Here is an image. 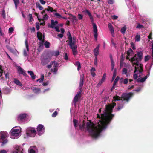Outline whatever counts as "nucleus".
Wrapping results in <instances>:
<instances>
[{
    "instance_id": "dca6fc26",
    "label": "nucleus",
    "mask_w": 153,
    "mask_h": 153,
    "mask_svg": "<svg viewBox=\"0 0 153 153\" xmlns=\"http://www.w3.org/2000/svg\"><path fill=\"white\" fill-rule=\"evenodd\" d=\"M37 36L38 39L41 41V44L42 45L44 42V34L40 32H38L37 33Z\"/></svg>"
},
{
    "instance_id": "49530a36",
    "label": "nucleus",
    "mask_w": 153,
    "mask_h": 153,
    "mask_svg": "<svg viewBox=\"0 0 153 153\" xmlns=\"http://www.w3.org/2000/svg\"><path fill=\"white\" fill-rule=\"evenodd\" d=\"M83 15L82 14H78L77 15V17L79 20H81L83 19Z\"/></svg>"
},
{
    "instance_id": "603ef678",
    "label": "nucleus",
    "mask_w": 153,
    "mask_h": 153,
    "mask_svg": "<svg viewBox=\"0 0 153 153\" xmlns=\"http://www.w3.org/2000/svg\"><path fill=\"white\" fill-rule=\"evenodd\" d=\"M2 16L3 18L5 19V13L4 10H3L2 11Z\"/></svg>"
},
{
    "instance_id": "4be33fe9",
    "label": "nucleus",
    "mask_w": 153,
    "mask_h": 153,
    "mask_svg": "<svg viewBox=\"0 0 153 153\" xmlns=\"http://www.w3.org/2000/svg\"><path fill=\"white\" fill-rule=\"evenodd\" d=\"M18 73L19 74H22L24 76H26L27 75L25 71L22 69L20 66H18L17 68Z\"/></svg>"
},
{
    "instance_id": "6e6552de",
    "label": "nucleus",
    "mask_w": 153,
    "mask_h": 153,
    "mask_svg": "<svg viewBox=\"0 0 153 153\" xmlns=\"http://www.w3.org/2000/svg\"><path fill=\"white\" fill-rule=\"evenodd\" d=\"M29 115L28 114L22 113L19 114L17 118V120L20 123H22L29 117Z\"/></svg>"
},
{
    "instance_id": "9d476101",
    "label": "nucleus",
    "mask_w": 153,
    "mask_h": 153,
    "mask_svg": "<svg viewBox=\"0 0 153 153\" xmlns=\"http://www.w3.org/2000/svg\"><path fill=\"white\" fill-rule=\"evenodd\" d=\"M27 135L31 137H34L36 135V131L34 128L29 127L26 130Z\"/></svg>"
},
{
    "instance_id": "09e8293b",
    "label": "nucleus",
    "mask_w": 153,
    "mask_h": 153,
    "mask_svg": "<svg viewBox=\"0 0 153 153\" xmlns=\"http://www.w3.org/2000/svg\"><path fill=\"white\" fill-rule=\"evenodd\" d=\"M120 79V78L119 76H117L115 79L114 82V85H116L118 81Z\"/></svg>"
},
{
    "instance_id": "f257e3e1",
    "label": "nucleus",
    "mask_w": 153,
    "mask_h": 153,
    "mask_svg": "<svg viewBox=\"0 0 153 153\" xmlns=\"http://www.w3.org/2000/svg\"><path fill=\"white\" fill-rule=\"evenodd\" d=\"M112 103L106 105L103 114H97V118H99L97 124H94L91 122L85 123L82 121L79 123L80 129L82 131H87L93 138L97 139L101 136L100 132L107 127V124L114 117L111 114L112 109L117 103V110L121 109L123 106V101L118 96L113 97Z\"/></svg>"
},
{
    "instance_id": "72a5a7b5",
    "label": "nucleus",
    "mask_w": 153,
    "mask_h": 153,
    "mask_svg": "<svg viewBox=\"0 0 153 153\" xmlns=\"http://www.w3.org/2000/svg\"><path fill=\"white\" fill-rule=\"evenodd\" d=\"M27 72L31 76L32 79H35L36 78L35 76L34 75V73L33 71H28Z\"/></svg>"
},
{
    "instance_id": "2f4dec72",
    "label": "nucleus",
    "mask_w": 153,
    "mask_h": 153,
    "mask_svg": "<svg viewBox=\"0 0 153 153\" xmlns=\"http://www.w3.org/2000/svg\"><path fill=\"white\" fill-rule=\"evenodd\" d=\"M14 82L17 85L22 87V84L19 81L16 79H15L14 80Z\"/></svg>"
},
{
    "instance_id": "c85d7f7f",
    "label": "nucleus",
    "mask_w": 153,
    "mask_h": 153,
    "mask_svg": "<svg viewBox=\"0 0 153 153\" xmlns=\"http://www.w3.org/2000/svg\"><path fill=\"white\" fill-rule=\"evenodd\" d=\"M147 78L148 76H145L143 78H139L137 79V81L139 83H143L145 81Z\"/></svg>"
},
{
    "instance_id": "bf43d9fd",
    "label": "nucleus",
    "mask_w": 153,
    "mask_h": 153,
    "mask_svg": "<svg viewBox=\"0 0 153 153\" xmlns=\"http://www.w3.org/2000/svg\"><path fill=\"white\" fill-rule=\"evenodd\" d=\"M111 17L113 20H116L118 18V16L116 15L112 16Z\"/></svg>"
},
{
    "instance_id": "13d9d810",
    "label": "nucleus",
    "mask_w": 153,
    "mask_h": 153,
    "mask_svg": "<svg viewBox=\"0 0 153 153\" xmlns=\"http://www.w3.org/2000/svg\"><path fill=\"white\" fill-rule=\"evenodd\" d=\"M94 63L95 65H97V57H95Z\"/></svg>"
},
{
    "instance_id": "338daca9",
    "label": "nucleus",
    "mask_w": 153,
    "mask_h": 153,
    "mask_svg": "<svg viewBox=\"0 0 153 153\" xmlns=\"http://www.w3.org/2000/svg\"><path fill=\"white\" fill-rule=\"evenodd\" d=\"M36 27L37 30H39V23H36Z\"/></svg>"
},
{
    "instance_id": "1a4fd4ad",
    "label": "nucleus",
    "mask_w": 153,
    "mask_h": 153,
    "mask_svg": "<svg viewBox=\"0 0 153 153\" xmlns=\"http://www.w3.org/2000/svg\"><path fill=\"white\" fill-rule=\"evenodd\" d=\"M68 44L70 46V48L71 49H77V46L76 45V39L75 37L72 38L71 35L69 36L68 38Z\"/></svg>"
},
{
    "instance_id": "f704fd0d",
    "label": "nucleus",
    "mask_w": 153,
    "mask_h": 153,
    "mask_svg": "<svg viewBox=\"0 0 153 153\" xmlns=\"http://www.w3.org/2000/svg\"><path fill=\"white\" fill-rule=\"evenodd\" d=\"M96 71L94 67H92L91 70V75L93 77H94L95 75V71Z\"/></svg>"
},
{
    "instance_id": "a878e982",
    "label": "nucleus",
    "mask_w": 153,
    "mask_h": 153,
    "mask_svg": "<svg viewBox=\"0 0 153 153\" xmlns=\"http://www.w3.org/2000/svg\"><path fill=\"white\" fill-rule=\"evenodd\" d=\"M70 17L69 19L71 20L73 23H77L78 21V19L77 17L72 14H70Z\"/></svg>"
},
{
    "instance_id": "3c124183",
    "label": "nucleus",
    "mask_w": 153,
    "mask_h": 153,
    "mask_svg": "<svg viewBox=\"0 0 153 153\" xmlns=\"http://www.w3.org/2000/svg\"><path fill=\"white\" fill-rule=\"evenodd\" d=\"M131 48L133 50H135L136 49L135 44L133 42L131 43Z\"/></svg>"
},
{
    "instance_id": "4c0bfd02",
    "label": "nucleus",
    "mask_w": 153,
    "mask_h": 153,
    "mask_svg": "<svg viewBox=\"0 0 153 153\" xmlns=\"http://www.w3.org/2000/svg\"><path fill=\"white\" fill-rule=\"evenodd\" d=\"M44 78V75L43 74H42L41 75L40 78L37 80V81L39 82H42L43 81Z\"/></svg>"
},
{
    "instance_id": "9b49d317",
    "label": "nucleus",
    "mask_w": 153,
    "mask_h": 153,
    "mask_svg": "<svg viewBox=\"0 0 153 153\" xmlns=\"http://www.w3.org/2000/svg\"><path fill=\"white\" fill-rule=\"evenodd\" d=\"M51 59V57L48 54L45 56L42 57L41 58V64L42 65H45L50 61Z\"/></svg>"
},
{
    "instance_id": "412c9836",
    "label": "nucleus",
    "mask_w": 153,
    "mask_h": 153,
    "mask_svg": "<svg viewBox=\"0 0 153 153\" xmlns=\"http://www.w3.org/2000/svg\"><path fill=\"white\" fill-rule=\"evenodd\" d=\"M100 47V45L99 44L94 49L93 52L94 54L95 57H97L99 55V48Z\"/></svg>"
},
{
    "instance_id": "423d86ee",
    "label": "nucleus",
    "mask_w": 153,
    "mask_h": 153,
    "mask_svg": "<svg viewBox=\"0 0 153 153\" xmlns=\"http://www.w3.org/2000/svg\"><path fill=\"white\" fill-rule=\"evenodd\" d=\"M59 64L57 62L55 61H51L50 64L48 65L47 67L50 69L52 67H53L51 68V71L54 74H56L57 73V72L58 70V66Z\"/></svg>"
},
{
    "instance_id": "7ed1b4c3",
    "label": "nucleus",
    "mask_w": 153,
    "mask_h": 153,
    "mask_svg": "<svg viewBox=\"0 0 153 153\" xmlns=\"http://www.w3.org/2000/svg\"><path fill=\"white\" fill-rule=\"evenodd\" d=\"M21 128L20 127H15L13 128L10 132V137L12 139L18 138L21 136Z\"/></svg>"
},
{
    "instance_id": "a19ab883",
    "label": "nucleus",
    "mask_w": 153,
    "mask_h": 153,
    "mask_svg": "<svg viewBox=\"0 0 153 153\" xmlns=\"http://www.w3.org/2000/svg\"><path fill=\"white\" fill-rule=\"evenodd\" d=\"M44 45L46 48H48L50 47V44L48 42L46 41L44 43Z\"/></svg>"
},
{
    "instance_id": "052dcab7",
    "label": "nucleus",
    "mask_w": 153,
    "mask_h": 153,
    "mask_svg": "<svg viewBox=\"0 0 153 153\" xmlns=\"http://www.w3.org/2000/svg\"><path fill=\"white\" fill-rule=\"evenodd\" d=\"M14 30V29L12 27H10L9 29V33H12Z\"/></svg>"
},
{
    "instance_id": "aec40b11",
    "label": "nucleus",
    "mask_w": 153,
    "mask_h": 153,
    "mask_svg": "<svg viewBox=\"0 0 153 153\" xmlns=\"http://www.w3.org/2000/svg\"><path fill=\"white\" fill-rule=\"evenodd\" d=\"M106 74L105 73H104L103 75V76L100 80L99 82L98 83L97 85V87H100L101 85L105 81V78L106 77Z\"/></svg>"
},
{
    "instance_id": "b1692460",
    "label": "nucleus",
    "mask_w": 153,
    "mask_h": 153,
    "mask_svg": "<svg viewBox=\"0 0 153 153\" xmlns=\"http://www.w3.org/2000/svg\"><path fill=\"white\" fill-rule=\"evenodd\" d=\"M108 27L111 33L112 36H114V29L112 24L111 23H109L108 25Z\"/></svg>"
},
{
    "instance_id": "393cba45",
    "label": "nucleus",
    "mask_w": 153,
    "mask_h": 153,
    "mask_svg": "<svg viewBox=\"0 0 153 153\" xmlns=\"http://www.w3.org/2000/svg\"><path fill=\"white\" fill-rule=\"evenodd\" d=\"M31 89L33 92L36 94H38L41 92V89L39 88H36L34 86Z\"/></svg>"
},
{
    "instance_id": "e433bc0d",
    "label": "nucleus",
    "mask_w": 153,
    "mask_h": 153,
    "mask_svg": "<svg viewBox=\"0 0 153 153\" xmlns=\"http://www.w3.org/2000/svg\"><path fill=\"white\" fill-rule=\"evenodd\" d=\"M3 72V71L1 69L0 67V80L1 79L3 81L4 80V78L2 76V73Z\"/></svg>"
},
{
    "instance_id": "c9c22d12",
    "label": "nucleus",
    "mask_w": 153,
    "mask_h": 153,
    "mask_svg": "<svg viewBox=\"0 0 153 153\" xmlns=\"http://www.w3.org/2000/svg\"><path fill=\"white\" fill-rule=\"evenodd\" d=\"M75 65L77 67V70L79 71L81 68V65L79 61L76 62L75 63Z\"/></svg>"
},
{
    "instance_id": "cd10ccee",
    "label": "nucleus",
    "mask_w": 153,
    "mask_h": 153,
    "mask_svg": "<svg viewBox=\"0 0 153 153\" xmlns=\"http://www.w3.org/2000/svg\"><path fill=\"white\" fill-rule=\"evenodd\" d=\"M59 51H54L51 52L49 53H48L49 55L50 56V57L52 58V56H57L59 55Z\"/></svg>"
},
{
    "instance_id": "f3484780",
    "label": "nucleus",
    "mask_w": 153,
    "mask_h": 153,
    "mask_svg": "<svg viewBox=\"0 0 153 153\" xmlns=\"http://www.w3.org/2000/svg\"><path fill=\"white\" fill-rule=\"evenodd\" d=\"M133 0H125L126 4L128 8H131V6L134 8L136 7L135 5L133 3Z\"/></svg>"
},
{
    "instance_id": "f8f14e48",
    "label": "nucleus",
    "mask_w": 153,
    "mask_h": 153,
    "mask_svg": "<svg viewBox=\"0 0 153 153\" xmlns=\"http://www.w3.org/2000/svg\"><path fill=\"white\" fill-rule=\"evenodd\" d=\"M37 131L36 133L39 135L41 136L45 132V128L44 126L42 124H39L36 128Z\"/></svg>"
},
{
    "instance_id": "c756f323",
    "label": "nucleus",
    "mask_w": 153,
    "mask_h": 153,
    "mask_svg": "<svg viewBox=\"0 0 153 153\" xmlns=\"http://www.w3.org/2000/svg\"><path fill=\"white\" fill-rule=\"evenodd\" d=\"M136 28L138 29H140L144 28V27L143 25L139 23H137L136 26Z\"/></svg>"
},
{
    "instance_id": "7c9ffc66",
    "label": "nucleus",
    "mask_w": 153,
    "mask_h": 153,
    "mask_svg": "<svg viewBox=\"0 0 153 153\" xmlns=\"http://www.w3.org/2000/svg\"><path fill=\"white\" fill-rule=\"evenodd\" d=\"M128 70L126 68H123L122 71V74L125 75L126 77H128L129 75L127 73Z\"/></svg>"
},
{
    "instance_id": "e2e57ef3",
    "label": "nucleus",
    "mask_w": 153,
    "mask_h": 153,
    "mask_svg": "<svg viewBox=\"0 0 153 153\" xmlns=\"http://www.w3.org/2000/svg\"><path fill=\"white\" fill-rule=\"evenodd\" d=\"M39 1L40 2L42 5H45L46 3L45 1L44 0H39Z\"/></svg>"
},
{
    "instance_id": "58836bf2",
    "label": "nucleus",
    "mask_w": 153,
    "mask_h": 153,
    "mask_svg": "<svg viewBox=\"0 0 153 153\" xmlns=\"http://www.w3.org/2000/svg\"><path fill=\"white\" fill-rule=\"evenodd\" d=\"M126 26H124L123 27H122L121 30L120 31L123 34H124L125 33V31L126 29Z\"/></svg>"
},
{
    "instance_id": "2eb2a0df",
    "label": "nucleus",
    "mask_w": 153,
    "mask_h": 153,
    "mask_svg": "<svg viewBox=\"0 0 153 153\" xmlns=\"http://www.w3.org/2000/svg\"><path fill=\"white\" fill-rule=\"evenodd\" d=\"M133 94V93L131 92L123 94L122 95V97L123 98L124 100H126L128 102L129 99L132 97Z\"/></svg>"
},
{
    "instance_id": "69168bd1",
    "label": "nucleus",
    "mask_w": 153,
    "mask_h": 153,
    "mask_svg": "<svg viewBox=\"0 0 153 153\" xmlns=\"http://www.w3.org/2000/svg\"><path fill=\"white\" fill-rule=\"evenodd\" d=\"M8 151L5 150H2L0 151V153H7Z\"/></svg>"
},
{
    "instance_id": "ea45409f",
    "label": "nucleus",
    "mask_w": 153,
    "mask_h": 153,
    "mask_svg": "<svg viewBox=\"0 0 153 153\" xmlns=\"http://www.w3.org/2000/svg\"><path fill=\"white\" fill-rule=\"evenodd\" d=\"M48 7L49 9H45V10H46L47 11H50L51 12H52L54 11H56L54 10H53V8H52L51 7L49 6H48Z\"/></svg>"
},
{
    "instance_id": "bb28decb",
    "label": "nucleus",
    "mask_w": 153,
    "mask_h": 153,
    "mask_svg": "<svg viewBox=\"0 0 153 153\" xmlns=\"http://www.w3.org/2000/svg\"><path fill=\"white\" fill-rule=\"evenodd\" d=\"M84 76L83 75H82L81 76L80 81L79 82V88L80 90H81L83 84V80L84 79Z\"/></svg>"
},
{
    "instance_id": "20e7f679",
    "label": "nucleus",
    "mask_w": 153,
    "mask_h": 153,
    "mask_svg": "<svg viewBox=\"0 0 153 153\" xmlns=\"http://www.w3.org/2000/svg\"><path fill=\"white\" fill-rule=\"evenodd\" d=\"M83 12L87 14L88 15L92 23L93 31L94 33V36L95 40H97L98 37L97 29L96 24L94 23V19L93 16L88 10H86L83 11Z\"/></svg>"
},
{
    "instance_id": "37998d69",
    "label": "nucleus",
    "mask_w": 153,
    "mask_h": 153,
    "mask_svg": "<svg viewBox=\"0 0 153 153\" xmlns=\"http://www.w3.org/2000/svg\"><path fill=\"white\" fill-rule=\"evenodd\" d=\"M72 50V52L73 55L74 56H76L77 54V49H73Z\"/></svg>"
},
{
    "instance_id": "5fc2aeb1",
    "label": "nucleus",
    "mask_w": 153,
    "mask_h": 153,
    "mask_svg": "<svg viewBox=\"0 0 153 153\" xmlns=\"http://www.w3.org/2000/svg\"><path fill=\"white\" fill-rule=\"evenodd\" d=\"M151 46L152 49V56L153 58V40L151 41Z\"/></svg>"
},
{
    "instance_id": "473e14b6",
    "label": "nucleus",
    "mask_w": 153,
    "mask_h": 153,
    "mask_svg": "<svg viewBox=\"0 0 153 153\" xmlns=\"http://www.w3.org/2000/svg\"><path fill=\"white\" fill-rule=\"evenodd\" d=\"M135 39L136 42H139L140 40L141 39L140 35L138 33H137L135 36Z\"/></svg>"
},
{
    "instance_id": "ddd939ff",
    "label": "nucleus",
    "mask_w": 153,
    "mask_h": 153,
    "mask_svg": "<svg viewBox=\"0 0 153 153\" xmlns=\"http://www.w3.org/2000/svg\"><path fill=\"white\" fill-rule=\"evenodd\" d=\"M13 150L11 153H23V149L22 147L16 145L13 147Z\"/></svg>"
},
{
    "instance_id": "4d7b16f0",
    "label": "nucleus",
    "mask_w": 153,
    "mask_h": 153,
    "mask_svg": "<svg viewBox=\"0 0 153 153\" xmlns=\"http://www.w3.org/2000/svg\"><path fill=\"white\" fill-rule=\"evenodd\" d=\"M57 115V112L56 111L54 113H53L52 115V117H55Z\"/></svg>"
},
{
    "instance_id": "4468645a",
    "label": "nucleus",
    "mask_w": 153,
    "mask_h": 153,
    "mask_svg": "<svg viewBox=\"0 0 153 153\" xmlns=\"http://www.w3.org/2000/svg\"><path fill=\"white\" fill-rule=\"evenodd\" d=\"M127 54L126 59H129L131 62V58H132L134 55V51L131 48H129L127 51Z\"/></svg>"
},
{
    "instance_id": "6ab92c4d",
    "label": "nucleus",
    "mask_w": 153,
    "mask_h": 153,
    "mask_svg": "<svg viewBox=\"0 0 153 153\" xmlns=\"http://www.w3.org/2000/svg\"><path fill=\"white\" fill-rule=\"evenodd\" d=\"M81 97V92L79 91L77 93V94L75 96L74 100L73 102L74 103V105H76V103L77 102Z\"/></svg>"
},
{
    "instance_id": "a211bd4d",
    "label": "nucleus",
    "mask_w": 153,
    "mask_h": 153,
    "mask_svg": "<svg viewBox=\"0 0 153 153\" xmlns=\"http://www.w3.org/2000/svg\"><path fill=\"white\" fill-rule=\"evenodd\" d=\"M25 44L26 49L24 50L23 55L25 56H28V53L29 51V45L28 44V41L27 39L25 40Z\"/></svg>"
},
{
    "instance_id": "c03bdc74",
    "label": "nucleus",
    "mask_w": 153,
    "mask_h": 153,
    "mask_svg": "<svg viewBox=\"0 0 153 153\" xmlns=\"http://www.w3.org/2000/svg\"><path fill=\"white\" fill-rule=\"evenodd\" d=\"M73 123L74 124V126L75 128H76L78 126L77 125V120L75 119H74L73 120Z\"/></svg>"
},
{
    "instance_id": "a18cd8bd",
    "label": "nucleus",
    "mask_w": 153,
    "mask_h": 153,
    "mask_svg": "<svg viewBox=\"0 0 153 153\" xmlns=\"http://www.w3.org/2000/svg\"><path fill=\"white\" fill-rule=\"evenodd\" d=\"M4 73L5 74V78L7 79H8L9 78V73L7 72H6L5 71L4 72Z\"/></svg>"
},
{
    "instance_id": "864d4df0",
    "label": "nucleus",
    "mask_w": 153,
    "mask_h": 153,
    "mask_svg": "<svg viewBox=\"0 0 153 153\" xmlns=\"http://www.w3.org/2000/svg\"><path fill=\"white\" fill-rule=\"evenodd\" d=\"M107 2L108 4H112L114 3V0H107Z\"/></svg>"
},
{
    "instance_id": "f03ea898",
    "label": "nucleus",
    "mask_w": 153,
    "mask_h": 153,
    "mask_svg": "<svg viewBox=\"0 0 153 153\" xmlns=\"http://www.w3.org/2000/svg\"><path fill=\"white\" fill-rule=\"evenodd\" d=\"M143 53L142 51H138L137 54L135 55L132 58H131V62L133 66L135 65L134 74L133 77L135 79L141 76L143 71V66L139 62L141 61L143 59Z\"/></svg>"
},
{
    "instance_id": "0eeeda50",
    "label": "nucleus",
    "mask_w": 153,
    "mask_h": 153,
    "mask_svg": "<svg viewBox=\"0 0 153 153\" xmlns=\"http://www.w3.org/2000/svg\"><path fill=\"white\" fill-rule=\"evenodd\" d=\"M28 153H44L45 148L41 147L39 149L35 146H30L28 150Z\"/></svg>"
},
{
    "instance_id": "680f3d73",
    "label": "nucleus",
    "mask_w": 153,
    "mask_h": 153,
    "mask_svg": "<svg viewBox=\"0 0 153 153\" xmlns=\"http://www.w3.org/2000/svg\"><path fill=\"white\" fill-rule=\"evenodd\" d=\"M128 82V79L127 78H126L124 80L123 83L124 84H127Z\"/></svg>"
},
{
    "instance_id": "79ce46f5",
    "label": "nucleus",
    "mask_w": 153,
    "mask_h": 153,
    "mask_svg": "<svg viewBox=\"0 0 153 153\" xmlns=\"http://www.w3.org/2000/svg\"><path fill=\"white\" fill-rule=\"evenodd\" d=\"M54 15L57 18L60 19L62 18L61 15L58 13H55Z\"/></svg>"
},
{
    "instance_id": "de8ad7c7",
    "label": "nucleus",
    "mask_w": 153,
    "mask_h": 153,
    "mask_svg": "<svg viewBox=\"0 0 153 153\" xmlns=\"http://www.w3.org/2000/svg\"><path fill=\"white\" fill-rule=\"evenodd\" d=\"M151 56L149 55H147L145 56L144 58L145 62H146L148 61L150 58Z\"/></svg>"
},
{
    "instance_id": "5701e85b",
    "label": "nucleus",
    "mask_w": 153,
    "mask_h": 153,
    "mask_svg": "<svg viewBox=\"0 0 153 153\" xmlns=\"http://www.w3.org/2000/svg\"><path fill=\"white\" fill-rule=\"evenodd\" d=\"M58 22L57 21H54L52 20L51 21V24L49 25V26L51 28H54L56 27V25L58 24Z\"/></svg>"
},
{
    "instance_id": "39448f33",
    "label": "nucleus",
    "mask_w": 153,
    "mask_h": 153,
    "mask_svg": "<svg viewBox=\"0 0 153 153\" xmlns=\"http://www.w3.org/2000/svg\"><path fill=\"white\" fill-rule=\"evenodd\" d=\"M8 134L7 131H2L0 132V143H1V146H3L8 143Z\"/></svg>"
},
{
    "instance_id": "0e129e2a",
    "label": "nucleus",
    "mask_w": 153,
    "mask_h": 153,
    "mask_svg": "<svg viewBox=\"0 0 153 153\" xmlns=\"http://www.w3.org/2000/svg\"><path fill=\"white\" fill-rule=\"evenodd\" d=\"M64 59L65 60H68V56H67V53H65V55H64Z\"/></svg>"
},
{
    "instance_id": "8fccbe9b",
    "label": "nucleus",
    "mask_w": 153,
    "mask_h": 153,
    "mask_svg": "<svg viewBox=\"0 0 153 153\" xmlns=\"http://www.w3.org/2000/svg\"><path fill=\"white\" fill-rule=\"evenodd\" d=\"M49 17L47 14H45L43 15V18L44 20H46L48 19Z\"/></svg>"
},
{
    "instance_id": "6e6d98bb",
    "label": "nucleus",
    "mask_w": 153,
    "mask_h": 153,
    "mask_svg": "<svg viewBox=\"0 0 153 153\" xmlns=\"http://www.w3.org/2000/svg\"><path fill=\"white\" fill-rule=\"evenodd\" d=\"M116 74L117 69L116 68H115L114 70L113 76V77H115L116 76Z\"/></svg>"
},
{
    "instance_id": "774afa93",
    "label": "nucleus",
    "mask_w": 153,
    "mask_h": 153,
    "mask_svg": "<svg viewBox=\"0 0 153 153\" xmlns=\"http://www.w3.org/2000/svg\"><path fill=\"white\" fill-rule=\"evenodd\" d=\"M50 90V88H49L45 89L43 91V93H46V92H48Z\"/></svg>"
}]
</instances>
